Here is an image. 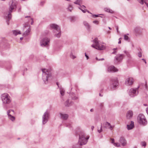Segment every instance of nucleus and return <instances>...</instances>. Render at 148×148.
Returning a JSON list of instances; mask_svg holds the SVG:
<instances>
[{
    "label": "nucleus",
    "instance_id": "1",
    "mask_svg": "<svg viewBox=\"0 0 148 148\" xmlns=\"http://www.w3.org/2000/svg\"><path fill=\"white\" fill-rule=\"evenodd\" d=\"M16 8V3L15 1L11 0L9 3V11L4 12L3 16L6 19L7 25L9 24V21L11 17V13L15 10Z\"/></svg>",
    "mask_w": 148,
    "mask_h": 148
},
{
    "label": "nucleus",
    "instance_id": "2",
    "mask_svg": "<svg viewBox=\"0 0 148 148\" xmlns=\"http://www.w3.org/2000/svg\"><path fill=\"white\" fill-rule=\"evenodd\" d=\"M77 134L79 135V143L80 145L86 144L88 139L89 136H86L84 131L82 130H79L77 132Z\"/></svg>",
    "mask_w": 148,
    "mask_h": 148
},
{
    "label": "nucleus",
    "instance_id": "3",
    "mask_svg": "<svg viewBox=\"0 0 148 148\" xmlns=\"http://www.w3.org/2000/svg\"><path fill=\"white\" fill-rule=\"evenodd\" d=\"M93 42L94 44L92 45L91 47L97 50H103L106 48V46L103 45L104 43L99 41L97 38H95Z\"/></svg>",
    "mask_w": 148,
    "mask_h": 148
},
{
    "label": "nucleus",
    "instance_id": "4",
    "mask_svg": "<svg viewBox=\"0 0 148 148\" xmlns=\"http://www.w3.org/2000/svg\"><path fill=\"white\" fill-rule=\"evenodd\" d=\"M41 70L42 72V79L44 83L47 84L48 83L49 79L51 77V73L47 69H42Z\"/></svg>",
    "mask_w": 148,
    "mask_h": 148
},
{
    "label": "nucleus",
    "instance_id": "5",
    "mask_svg": "<svg viewBox=\"0 0 148 148\" xmlns=\"http://www.w3.org/2000/svg\"><path fill=\"white\" fill-rule=\"evenodd\" d=\"M1 98L3 107L6 110L7 107L6 105L8 104L11 103L12 101L11 98L8 94L4 93L1 95Z\"/></svg>",
    "mask_w": 148,
    "mask_h": 148
},
{
    "label": "nucleus",
    "instance_id": "6",
    "mask_svg": "<svg viewBox=\"0 0 148 148\" xmlns=\"http://www.w3.org/2000/svg\"><path fill=\"white\" fill-rule=\"evenodd\" d=\"M50 26L51 28L53 29V33L55 36L58 38L60 37L61 32L60 26L55 24H51Z\"/></svg>",
    "mask_w": 148,
    "mask_h": 148
},
{
    "label": "nucleus",
    "instance_id": "7",
    "mask_svg": "<svg viewBox=\"0 0 148 148\" xmlns=\"http://www.w3.org/2000/svg\"><path fill=\"white\" fill-rule=\"evenodd\" d=\"M144 84L143 83L140 84L136 88H131L129 91V95L132 97H134L137 95L138 94V89L141 86H143Z\"/></svg>",
    "mask_w": 148,
    "mask_h": 148
},
{
    "label": "nucleus",
    "instance_id": "8",
    "mask_svg": "<svg viewBox=\"0 0 148 148\" xmlns=\"http://www.w3.org/2000/svg\"><path fill=\"white\" fill-rule=\"evenodd\" d=\"M119 85L118 78L117 77H114L111 79L110 87L112 90L116 89Z\"/></svg>",
    "mask_w": 148,
    "mask_h": 148
},
{
    "label": "nucleus",
    "instance_id": "9",
    "mask_svg": "<svg viewBox=\"0 0 148 148\" xmlns=\"http://www.w3.org/2000/svg\"><path fill=\"white\" fill-rule=\"evenodd\" d=\"M137 121L140 124L145 125L147 123V121L144 115L142 114L138 115L137 117Z\"/></svg>",
    "mask_w": 148,
    "mask_h": 148
},
{
    "label": "nucleus",
    "instance_id": "10",
    "mask_svg": "<svg viewBox=\"0 0 148 148\" xmlns=\"http://www.w3.org/2000/svg\"><path fill=\"white\" fill-rule=\"evenodd\" d=\"M49 112L47 110L44 113L42 116V124L45 125L47 123L49 119Z\"/></svg>",
    "mask_w": 148,
    "mask_h": 148
},
{
    "label": "nucleus",
    "instance_id": "11",
    "mask_svg": "<svg viewBox=\"0 0 148 148\" xmlns=\"http://www.w3.org/2000/svg\"><path fill=\"white\" fill-rule=\"evenodd\" d=\"M50 39L47 37L42 38L40 41V45L42 47H48L49 46Z\"/></svg>",
    "mask_w": 148,
    "mask_h": 148
},
{
    "label": "nucleus",
    "instance_id": "12",
    "mask_svg": "<svg viewBox=\"0 0 148 148\" xmlns=\"http://www.w3.org/2000/svg\"><path fill=\"white\" fill-rule=\"evenodd\" d=\"M25 18H27L28 22L24 25V27L25 28L27 27H29L30 26L29 25V23L30 22L31 24V25H32L34 23L33 19L30 16H26L25 17Z\"/></svg>",
    "mask_w": 148,
    "mask_h": 148
},
{
    "label": "nucleus",
    "instance_id": "13",
    "mask_svg": "<svg viewBox=\"0 0 148 148\" xmlns=\"http://www.w3.org/2000/svg\"><path fill=\"white\" fill-rule=\"evenodd\" d=\"M103 127L106 129H109L111 130H112L114 127V125H112L110 124L107 122H106L103 123Z\"/></svg>",
    "mask_w": 148,
    "mask_h": 148
},
{
    "label": "nucleus",
    "instance_id": "14",
    "mask_svg": "<svg viewBox=\"0 0 148 148\" xmlns=\"http://www.w3.org/2000/svg\"><path fill=\"white\" fill-rule=\"evenodd\" d=\"M134 81V79L132 77H128L125 79V84L127 86H131L133 84Z\"/></svg>",
    "mask_w": 148,
    "mask_h": 148
},
{
    "label": "nucleus",
    "instance_id": "15",
    "mask_svg": "<svg viewBox=\"0 0 148 148\" xmlns=\"http://www.w3.org/2000/svg\"><path fill=\"white\" fill-rule=\"evenodd\" d=\"M107 71L109 72H115L118 71V69L113 66H110L108 67Z\"/></svg>",
    "mask_w": 148,
    "mask_h": 148
},
{
    "label": "nucleus",
    "instance_id": "16",
    "mask_svg": "<svg viewBox=\"0 0 148 148\" xmlns=\"http://www.w3.org/2000/svg\"><path fill=\"white\" fill-rule=\"evenodd\" d=\"M69 98L71 99L75 100L78 99V97L77 95L75 94L73 92H70L69 95Z\"/></svg>",
    "mask_w": 148,
    "mask_h": 148
},
{
    "label": "nucleus",
    "instance_id": "17",
    "mask_svg": "<svg viewBox=\"0 0 148 148\" xmlns=\"http://www.w3.org/2000/svg\"><path fill=\"white\" fill-rule=\"evenodd\" d=\"M124 57V55L123 54H119L116 55L115 57V62H117L116 63L117 64L118 62H121L122 60Z\"/></svg>",
    "mask_w": 148,
    "mask_h": 148
},
{
    "label": "nucleus",
    "instance_id": "18",
    "mask_svg": "<svg viewBox=\"0 0 148 148\" xmlns=\"http://www.w3.org/2000/svg\"><path fill=\"white\" fill-rule=\"evenodd\" d=\"M133 115V112L131 110H129L127 113L126 118L128 119H130L132 117Z\"/></svg>",
    "mask_w": 148,
    "mask_h": 148
},
{
    "label": "nucleus",
    "instance_id": "19",
    "mask_svg": "<svg viewBox=\"0 0 148 148\" xmlns=\"http://www.w3.org/2000/svg\"><path fill=\"white\" fill-rule=\"evenodd\" d=\"M60 116L61 118L64 120H66L68 117V115L66 114H65L62 113H60Z\"/></svg>",
    "mask_w": 148,
    "mask_h": 148
},
{
    "label": "nucleus",
    "instance_id": "20",
    "mask_svg": "<svg viewBox=\"0 0 148 148\" xmlns=\"http://www.w3.org/2000/svg\"><path fill=\"white\" fill-rule=\"evenodd\" d=\"M73 103V101H70L69 99H67L64 103L66 106L69 107L72 105Z\"/></svg>",
    "mask_w": 148,
    "mask_h": 148
},
{
    "label": "nucleus",
    "instance_id": "21",
    "mask_svg": "<svg viewBox=\"0 0 148 148\" xmlns=\"http://www.w3.org/2000/svg\"><path fill=\"white\" fill-rule=\"evenodd\" d=\"M137 1L142 5L143 4L145 3L148 8V1L147 0H137Z\"/></svg>",
    "mask_w": 148,
    "mask_h": 148
},
{
    "label": "nucleus",
    "instance_id": "22",
    "mask_svg": "<svg viewBox=\"0 0 148 148\" xmlns=\"http://www.w3.org/2000/svg\"><path fill=\"white\" fill-rule=\"evenodd\" d=\"M120 142L122 145L123 146H124L126 144V140L123 137H121L120 138Z\"/></svg>",
    "mask_w": 148,
    "mask_h": 148
},
{
    "label": "nucleus",
    "instance_id": "23",
    "mask_svg": "<svg viewBox=\"0 0 148 148\" xmlns=\"http://www.w3.org/2000/svg\"><path fill=\"white\" fill-rule=\"evenodd\" d=\"M127 129L129 130L132 129L134 127V122L132 121H131L130 124L127 125Z\"/></svg>",
    "mask_w": 148,
    "mask_h": 148
},
{
    "label": "nucleus",
    "instance_id": "24",
    "mask_svg": "<svg viewBox=\"0 0 148 148\" xmlns=\"http://www.w3.org/2000/svg\"><path fill=\"white\" fill-rule=\"evenodd\" d=\"M31 31V29L30 27H28L27 29L23 33V36H26L28 35L30 33Z\"/></svg>",
    "mask_w": 148,
    "mask_h": 148
},
{
    "label": "nucleus",
    "instance_id": "25",
    "mask_svg": "<svg viewBox=\"0 0 148 148\" xmlns=\"http://www.w3.org/2000/svg\"><path fill=\"white\" fill-rule=\"evenodd\" d=\"M60 97L63 96L65 94V91L64 88H62L60 87Z\"/></svg>",
    "mask_w": 148,
    "mask_h": 148
},
{
    "label": "nucleus",
    "instance_id": "26",
    "mask_svg": "<svg viewBox=\"0 0 148 148\" xmlns=\"http://www.w3.org/2000/svg\"><path fill=\"white\" fill-rule=\"evenodd\" d=\"M85 8L86 7L84 5L81 6L80 7H78V8L81 10L83 13H85L87 11V10L85 9Z\"/></svg>",
    "mask_w": 148,
    "mask_h": 148
},
{
    "label": "nucleus",
    "instance_id": "27",
    "mask_svg": "<svg viewBox=\"0 0 148 148\" xmlns=\"http://www.w3.org/2000/svg\"><path fill=\"white\" fill-rule=\"evenodd\" d=\"M12 32L13 34L15 36H16L18 34H21L20 31L18 30H13Z\"/></svg>",
    "mask_w": 148,
    "mask_h": 148
},
{
    "label": "nucleus",
    "instance_id": "28",
    "mask_svg": "<svg viewBox=\"0 0 148 148\" xmlns=\"http://www.w3.org/2000/svg\"><path fill=\"white\" fill-rule=\"evenodd\" d=\"M8 118L9 119H10V120H11L12 121H14L15 120V117L12 115L11 114L9 115L8 116Z\"/></svg>",
    "mask_w": 148,
    "mask_h": 148
},
{
    "label": "nucleus",
    "instance_id": "29",
    "mask_svg": "<svg viewBox=\"0 0 148 148\" xmlns=\"http://www.w3.org/2000/svg\"><path fill=\"white\" fill-rule=\"evenodd\" d=\"M104 10L105 11L111 13H113L114 12L113 11L109 8H104Z\"/></svg>",
    "mask_w": 148,
    "mask_h": 148
},
{
    "label": "nucleus",
    "instance_id": "30",
    "mask_svg": "<svg viewBox=\"0 0 148 148\" xmlns=\"http://www.w3.org/2000/svg\"><path fill=\"white\" fill-rule=\"evenodd\" d=\"M70 21L71 22H74L76 21V18L75 17H71L69 18Z\"/></svg>",
    "mask_w": 148,
    "mask_h": 148
},
{
    "label": "nucleus",
    "instance_id": "31",
    "mask_svg": "<svg viewBox=\"0 0 148 148\" xmlns=\"http://www.w3.org/2000/svg\"><path fill=\"white\" fill-rule=\"evenodd\" d=\"M73 9V7L71 4H69L68 7L67 8V10L70 12H71Z\"/></svg>",
    "mask_w": 148,
    "mask_h": 148
},
{
    "label": "nucleus",
    "instance_id": "32",
    "mask_svg": "<svg viewBox=\"0 0 148 148\" xmlns=\"http://www.w3.org/2000/svg\"><path fill=\"white\" fill-rule=\"evenodd\" d=\"M82 0H77L75 1L74 3L78 5H80V4H82Z\"/></svg>",
    "mask_w": 148,
    "mask_h": 148
},
{
    "label": "nucleus",
    "instance_id": "33",
    "mask_svg": "<svg viewBox=\"0 0 148 148\" xmlns=\"http://www.w3.org/2000/svg\"><path fill=\"white\" fill-rule=\"evenodd\" d=\"M127 35H129V34H127L124 35V39L125 40L129 41H130V38L127 36Z\"/></svg>",
    "mask_w": 148,
    "mask_h": 148
},
{
    "label": "nucleus",
    "instance_id": "34",
    "mask_svg": "<svg viewBox=\"0 0 148 148\" xmlns=\"http://www.w3.org/2000/svg\"><path fill=\"white\" fill-rule=\"evenodd\" d=\"M45 3V2L44 1H41L39 3L38 5L40 6H43L44 4Z\"/></svg>",
    "mask_w": 148,
    "mask_h": 148
},
{
    "label": "nucleus",
    "instance_id": "35",
    "mask_svg": "<svg viewBox=\"0 0 148 148\" xmlns=\"http://www.w3.org/2000/svg\"><path fill=\"white\" fill-rule=\"evenodd\" d=\"M141 145L142 146L145 147L147 145V143L143 141L141 143Z\"/></svg>",
    "mask_w": 148,
    "mask_h": 148
},
{
    "label": "nucleus",
    "instance_id": "36",
    "mask_svg": "<svg viewBox=\"0 0 148 148\" xmlns=\"http://www.w3.org/2000/svg\"><path fill=\"white\" fill-rule=\"evenodd\" d=\"M87 30L89 31L90 32V31L91 30V27L89 25H88L87 27H86Z\"/></svg>",
    "mask_w": 148,
    "mask_h": 148
},
{
    "label": "nucleus",
    "instance_id": "37",
    "mask_svg": "<svg viewBox=\"0 0 148 148\" xmlns=\"http://www.w3.org/2000/svg\"><path fill=\"white\" fill-rule=\"evenodd\" d=\"M11 111H12L13 112H14V110H10L7 111V114L8 116H9V115H11V114H10V113Z\"/></svg>",
    "mask_w": 148,
    "mask_h": 148
},
{
    "label": "nucleus",
    "instance_id": "38",
    "mask_svg": "<svg viewBox=\"0 0 148 148\" xmlns=\"http://www.w3.org/2000/svg\"><path fill=\"white\" fill-rule=\"evenodd\" d=\"M102 124H101V127H100V129H99L98 128V132L99 133H101L102 131Z\"/></svg>",
    "mask_w": 148,
    "mask_h": 148
},
{
    "label": "nucleus",
    "instance_id": "39",
    "mask_svg": "<svg viewBox=\"0 0 148 148\" xmlns=\"http://www.w3.org/2000/svg\"><path fill=\"white\" fill-rule=\"evenodd\" d=\"M139 30V28L138 27H136L134 29V30L135 32L137 33L138 32V30Z\"/></svg>",
    "mask_w": 148,
    "mask_h": 148
},
{
    "label": "nucleus",
    "instance_id": "40",
    "mask_svg": "<svg viewBox=\"0 0 148 148\" xmlns=\"http://www.w3.org/2000/svg\"><path fill=\"white\" fill-rule=\"evenodd\" d=\"M114 145L116 147H119L120 146V144L119 143H114Z\"/></svg>",
    "mask_w": 148,
    "mask_h": 148
},
{
    "label": "nucleus",
    "instance_id": "41",
    "mask_svg": "<svg viewBox=\"0 0 148 148\" xmlns=\"http://www.w3.org/2000/svg\"><path fill=\"white\" fill-rule=\"evenodd\" d=\"M92 22L93 23L97 25H98L99 24V21L97 20L94 21Z\"/></svg>",
    "mask_w": 148,
    "mask_h": 148
},
{
    "label": "nucleus",
    "instance_id": "42",
    "mask_svg": "<svg viewBox=\"0 0 148 148\" xmlns=\"http://www.w3.org/2000/svg\"><path fill=\"white\" fill-rule=\"evenodd\" d=\"M84 26L86 27H87L88 25L89 24L86 21H84Z\"/></svg>",
    "mask_w": 148,
    "mask_h": 148
},
{
    "label": "nucleus",
    "instance_id": "43",
    "mask_svg": "<svg viewBox=\"0 0 148 148\" xmlns=\"http://www.w3.org/2000/svg\"><path fill=\"white\" fill-rule=\"evenodd\" d=\"M96 59L97 60H99V61H102V60H104V58H100V59H99L97 57H96Z\"/></svg>",
    "mask_w": 148,
    "mask_h": 148
},
{
    "label": "nucleus",
    "instance_id": "44",
    "mask_svg": "<svg viewBox=\"0 0 148 148\" xmlns=\"http://www.w3.org/2000/svg\"><path fill=\"white\" fill-rule=\"evenodd\" d=\"M99 15L92 14V17H97L99 16Z\"/></svg>",
    "mask_w": 148,
    "mask_h": 148
},
{
    "label": "nucleus",
    "instance_id": "45",
    "mask_svg": "<svg viewBox=\"0 0 148 148\" xmlns=\"http://www.w3.org/2000/svg\"><path fill=\"white\" fill-rule=\"evenodd\" d=\"M71 58L73 59H74L76 58V56L72 54H71L70 55Z\"/></svg>",
    "mask_w": 148,
    "mask_h": 148
},
{
    "label": "nucleus",
    "instance_id": "46",
    "mask_svg": "<svg viewBox=\"0 0 148 148\" xmlns=\"http://www.w3.org/2000/svg\"><path fill=\"white\" fill-rule=\"evenodd\" d=\"M111 143L113 144V145L114 144V143H114V138H111Z\"/></svg>",
    "mask_w": 148,
    "mask_h": 148
},
{
    "label": "nucleus",
    "instance_id": "47",
    "mask_svg": "<svg viewBox=\"0 0 148 148\" xmlns=\"http://www.w3.org/2000/svg\"><path fill=\"white\" fill-rule=\"evenodd\" d=\"M85 55L86 58V59L87 60H88L89 59V57L86 54V53H85Z\"/></svg>",
    "mask_w": 148,
    "mask_h": 148
},
{
    "label": "nucleus",
    "instance_id": "48",
    "mask_svg": "<svg viewBox=\"0 0 148 148\" xmlns=\"http://www.w3.org/2000/svg\"><path fill=\"white\" fill-rule=\"evenodd\" d=\"M72 148H79L78 147V145H73Z\"/></svg>",
    "mask_w": 148,
    "mask_h": 148
},
{
    "label": "nucleus",
    "instance_id": "49",
    "mask_svg": "<svg viewBox=\"0 0 148 148\" xmlns=\"http://www.w3.org/2000/svg\"><path fill=\"white\" fill-rule=\"evenodd\" d=\"M138 56L139 58H140V57H141V56H142V54H141V52H140L138 53Z\"/></svg>",
    "mask_w": 148,
    "mask_h": 148
},
{
    "label": "nucleus",
    "instance_id": "50",
    "mask_svg": "<svg viewBox=\"0 0 148 148\" xmlns=\"http://www.w3.org/2000/svg\"><path fill=\"white\" fill-rule=\"evenodd\" d=\"M145 88L146 89H148V87H147V85L146 82H145Z\"/></svg>",
    "mask_w": 148,
    "mask_h": 148
},
{
    "label": "nucleus",
    "instance_id": "51",
    "mask_svg": "<svg viewBox=\"0 0 148 148\" xmlns=\"http://www.w3.org/2000/svg\"><path fill=\"white\" fill-rule=\"evenodd\" d=\"M126 55H127L128 57L129 58L131 56L128 52L126 54Z\"/></svg>",
    "mask_w": 148,
    "mask_h": 148
},
{
    "label": "nucleus",
    "instance_id": "52",
    "mask_svg": "<svg viewBox=\"0 0 148 148\" xmlns=\"http://www.w3.org/2000/svg\"><path fill=\"white\" fill-rule=\"evenodd\" d=\"M121 38H120L119 40V42H118V43L119 44H120L121 43Z\"/></svg>",
    "mask_w": 148,
    "mask_h": 148
},
{
    "label": "nucleus",
    "instance_id": "53",
    "mask_svg": "<svg viewBox=\"0 0 148 148\" xmlns=\"http://www.w3.org/2000/svg\"><path fill=\"white\" fill-rule=\"evenodd\" d=\"M103 103H100L99 104V106L101 107V108L102 107H103Z\"/></svg>",
    "mask_w": 148,
    "mask_h": 148
},
{
    "label": "nucleus",
    "instance_id": "54",
    "mask_svg": "<svg viewBox=\"0 0 148 148\" xmlns=\"http://www.w3.org/2000/svg\"><path fill=\"white\" fill-rule=\"evenodd\" d=\"M66 127H68L69 128L71 127V126L70 124H69L68 125H66Z\"/></svg>",
    "mask_w": 148,
    "mask_h": 148
},
{
    "label": "nucleus",
    "instance_id": "55",
    "mask_svg": "<svg viewBox=\"0 0 148 148\" xmlns=\"http://www.w3.org/2000/svg\"><path fill=\"white\" fill-rule=\"evenodd\" d=\"M146 112H147V114L148 115V107L146 108Z\"/></svg>",
    "mask_w": 148,
    "mask_h": 148
},
{
    "label": "nucleus",
    "instance_id": "56",
    "mask_svg": "<svg viewBox=\"0 0 148 148\" xmlns=\"http://www.w3.org/2000/svg\"><path fill=\"white\" fill-rule=\"evenodd\" d=\"M142 60H143V61H144L145 62V64H146V61L145 59L143 58L142 59Z\"/></svg>",
    "mask_w": 148,
    "mask_h": 148
},
{
    "label": "nucleus",
    "instance_id": "57",
    "mask_svg": "<svg viewBox=\"0 0 148 148\" xmlns=\"http://www.w3.org/2000/svg\"><path fill=\"white\" fill-rule=\"evenodd\" d=\"M94 128V126H92L91 127V129L92 130H93Z\"/></svg>",
    "mask_w": 148,
    "mask_h": 148
},
{
    "label": "nucleus",
    "instance_id": "58",
    "mask_svg": "<svg viewBox=\"0 0 148 148\" xmlns=\"http://www.w3.org/2000/svg\"><path fill=\"white\" fill-rule=\"evenodd\" d=\"M124 52L126 54L128 52H127L126 51H124Z\"/></svg>",
    "mask_w": 148,
    "mask_h": 148
},
{
    "label": "nucleus",
    "instance_id": "59",
    "mask_svg": "<svg viewBox=\"0 0 148 148\" xmlns=\"http://www.w3.org/2000/svg\"><path fill=\"white\" fill-rule=\"evenodd\" d=\"M93 109L92 108V109H91L90 110V111L91 112H93Z\"/></svg>",
    "mask_w": 148,
    "mask_h": 148
},
{
    "label": "nucleus",
    "instance_id": "60",
    "mask_svg": "<svg viewBox=\"0 0 148 148\" xmlns=\"http://www.w3.org/2000/svg\"><path fill=\"white\" fill-rule=\"evenodd\" d=\"M116 29L117 32H118V27H116Z\"/></svg>",
    "mask_w": 148,
    "mask_h": 148
},
{
    "label": "nucleus",
    "instance_id": "61",
    "mask_svg": "<svg viewBox=\"0 0 148 148\" xmlns=\"http://www.w3.org/2000/svg\"><path fill=\"white\" fill-rule=\"evenodd\" d=\"M86 12H88L89 13H90V14H92L91 13H90L89 11H88V10H87Z\"/></svg>",
    "mask_w": 148,
    "mask_h": 148
},
{
    "label": "nucleus",
    "instance_id": "62",
    "mask_svg": "<svg viewBox=\"0 0 148 148\" xmlns=\"http://www.w3.org/2000/svg\"><path fill=\"white\" fill-rule=\"evenodd\" d=\"M23 39V37H21L20 38V39L21 40H22Z\"/></svg>",
    "mask_w": 148,
    "mask_h": 148
},
{
    "label": "nucleus",
    "instance_id": "63",
    "mask_svg": "<svg viewBox=\"0 0 148 148\" xmlns=\"http://www.w3.org/2000/svg\"><path fill=\"white\" fill-rule=\"evenodd\" d=\"M144 105L145 106H147V105L146 104H144Z\"/></svg>",
    "mask_w": 148,
    "mask_h": 148
},
{
    "label": "nucleus",
    "instance_id": "64",
    "mask_svg": "<svg viewBox=\"0 0 148 148\" xmlns=\"http://www.w3.org/2000/svg\"><path fill=\"white\" fill-rule=\"evenodd\" d=\"M99 95L100 96H101V97H102V95L101 94L99 93Z\"/></svg>",
    "mask_w": 148,
    "mask_h": 148
}]
</instances>
